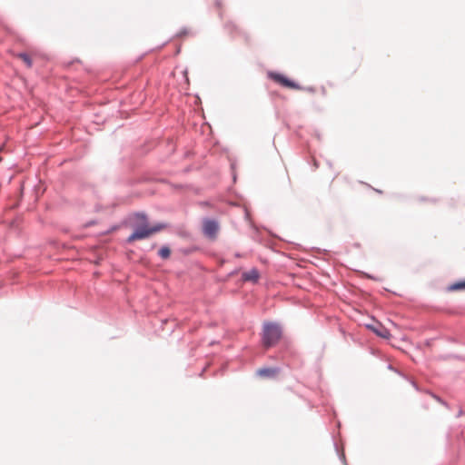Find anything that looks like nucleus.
Returning a JSON list of instances; mask_svg holds the SVG:
<instances>
[{"label": "nucleus", "mask_w": 465, "mask_h": 465, "mask_svg": "<svg viewBox=\"0 0 465 465\" xmlns=\"http://www.w3.org/2000/svg\"><path fill=\"white\" fill-rule=\"evenodd\" d=\"M135 217L140 221V223L134 227V232L128 237V242L149 238L151 235L159 232L165 228V225L163 223H158L150 227L144 214L138 213Z\"/></svg>", "instance_id": "obj_1"}, {"label": "nucleus", "mask_w": 465, "mask_h": 465, "mask_svg": "<svg viewBox=\"0 0 465 465\" xmlns=\"http://www.w3.org/2000/svg\"><path fill=\"white\" fill-rule=\"evenodd\" d=\"M282 338V329L274 322H265L262 327V341L266 349L275 346Z\"/></svg>", "instance_id": "obj_2"}, {"label": "nucleus", "mask_w": 465, "mask_h": 465, "mask_svg": "<svg viewBox=\"0 0 465 465\" xmlns=\"http://www.w3.org/2000/svg\"><path fill=\"white\" fill-rule=\"evenodd\" d=\"M268 76L272 80L276 82L277 84H281V85H282V86H284L286 88L294 89V90H302V87L300 86L298 84H296L293 81L288 79L286 76H284L282 74L271 72V73L268 74Z\"/></svg>", "instance_id": "obj_3"}, {"label": "nucleus", "mask_w": 465, "mask_h": 465, "mask_svg": "<svg viewBox=\"0 0 465 465\" xmlns=\"http://www.w3.org/2000/svg\"><path fill=\"white\" fill-rule=\"evenodd\" d=\"M203 231L205 236L214 240L219 232V224L216 221L213 220H204L203 224Z\"/></svg>", "instance_id": "obj_4"}, {"label": "nucleus", "mask_w": 465, "mask_h": 465, "mask_svg": "<svg viewBox=\"0 0 465 465\" xmlns=\"http://www.w3.org/2000/svg\"><path fill=\"white\" fill-rule=\"evenodd\" d=\"M260 274L256 269H252L249 272L242 273V279L246 282H256L259 280Z\"/></svg>", "instance_id": "obj_5"}, {"label": "nucleus", "mask_w": 465, "mask_h": 465, "mask_svg": "<svg viewBox=\"0 0 465 465\" xmlns=\"http://www.w3.org/2000/svg\"><path fill=\"white\" fill-rule=\"evenodd\" d=\"M257 373L261 377L272 378L278 373V370L274 368H262L257 371Z\"/></svg>", "instance_id": "obj_6"}, {"label": "nucleus", "mask_w": 465, "mask_h": 465, "mask_svg": "<svg viewBox=\"0 0 465 465\" xmlns=\"http://www.w3.org/2000/svg\"><path fill=\"white\" fill-rule=\"evenodd\" d=\"M15 56L21 59L28 68L33 66V55L27 53H19Z\"/></svg>", "instance_id": "obj_7"}, {"label": "nucleus", "mask_w": 465, "mask_h": 465, "mask_svg": "<svg viewBox=\"0 0 465 465\" xmlns=\"http://www.w3.org/2000/svg\"><path fill=\"white\" fill-rule=\"evenodd\" d=\"M371 329L373 330V331L379 335L380 337H382V338H389L390 337V331L382 327V326H380L379 328H374V327H371Z\"/></svg>", "instance_id": "obj_8"}, {"label": "nucleus", "mask_w": 465, "mask_h": 465, "mask_svg": "<svg viewBox=\"0 0 465 465\" xmlns=\"http://www.w3.org/2000/svg\"><path fill=\"white\" fill-rule=\"evenodd\" d=\"M159 255L161 258L163 259H168L171 255V250L169 247L167 246H163L160 250H159Z\"/></svg>", "instance_id": "obj_9"}, {"label": "nucleus", "mask_w": 465, "mask_h": 465, "mask_svg": "<svg viewBox=\"0 0 465 465\" xmlns=\"http://www.w3.org/2000/svg\"><path fill=\"white\" fill-rule=\"evenodd\" d=\"M450 291H460L465 289V281L458 282L453 283L449 288Z\"/></svg>", "instance_id": "obj_10"}]
</instances>
